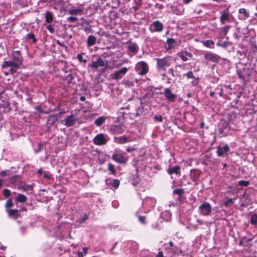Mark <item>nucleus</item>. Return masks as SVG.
Instances as JSON below:
<instances>
[{
    "mask_svg": "<svg viewBox=\"0 0 257 257\" xmlns=\"http://www.w3.org/2000/svg\"><path fill=\"white\" fill-rule=\"evenodd\" d=\"M12 61H5L2 65L3 68L8 67V66L13 65L20 67L23 62V56L19 51H14L12 54Z\"/></svg>",
    "mask_w": 257,
    "mask_h": 257,
    "instance_id": "obj_1",
    "label": "nucleus"
},
{
    "mask_svg": "<svg viewBox=\"0 0 257 257\" xmlns=\"http://www.w3.org/2000/svg\"><path fill=\"white\" fill-rule=\"evenodd\" d=\"M156 69L158 72H164L167 68L169 67L172 63V58L170 56H166L161 58H156Z\"/></svg>",
    "mask_w": 257,
    "mask_h": 257,
    "instance_id": "obj_2",
    "label": "nucleus"
},
{
    "mask_svg": "<svg viewBox=\"0 0 257 257\" xmlns=\"http://www.w3.org/2000/svg\"><path fill=\"white\" fill-rule=\"evenodd\" d=\"M88 66L93 69L94 71L98 70L99 68H102L101 71L102 73H104L107 68V63H105L101 57H98L95 61L89 64Z\"/></svg>",
    "mask_w": 257,
    "mask_h": 257,
    "instance_id": "obj_3",
    "label": "nucleus"
},
{
    "mask_svg": "<svg viewBox=\"0 0 257 257\" xmlns=\"http://www.w3.org/2000/svg\"><path fill=\"white\" fill-rule=\"evenodd\" d=\"M136 72L140 75H144L146 74L149 71V66L148 64L144 61L138 62L135 66Z\"/></svg>",
    "mask_w": 257,
    "mask_h": 257,
    "instance_id": "obj_4",
    "label": "nucleus"
},
{
    "mask_svg": "<svg viewBox=\"0 0 257 257\" xmlns=\"http://www.w3.org/2000/svg\"><path fill=\"white\" fill-rule=\"evenodd\" d=\"M109 140L107 135L104 134H99L97 135L93 139L94 144L97 146H102L105 145Z\"/></svg>",
    "mask_w": 257,
    "mask_h": 257,
    "instance_id": "obj_5",
    "label": "nucleus"
},
{
    "mask_svg": "<svg viewBox=\"0 0 257 257\" xmlns=\"http://www.w3.org/2000/svg\"><path fill=\"white\" fill-rule=\"evenodd\" d=\"M199 212L203 216L210 215L211 212V206L207 202H205L199 207Z\"/></svg>",
    "mask_w": 257,
    "mask_h": 257,
    "instance_id": "obj_6",
    "label": "nucleus"
},
{
    "mask_svg": "<svg viewBox=\"0 0 257 257\" xmlns=\"http://www.w3.org/2000/svg\"><path fill=\"white\" fill-rule=\"evenodd\" d=\"M164 25L159 21L154 22L150 26L149 30L151 32H161L163 29Z\"/></svg>",
    "mask_w": 257,
    "mask_h": 257,
    "instance_id": "obj_7",
    "label": "nucleus"
},
{
    "mask_svg": "<svg viewBox=\"0 0 257 257\" xmlns=\"http://www.w3.org/2000/svg\"><path fill=\"white\" fill-rule=\"evenodd\" d=\"M78 120V119L73 115H70L61 121L62 123L67 127L73 125Z\"/></svg>",
    "mask_w": 257,
    "mask_h": 257,
    "instance_id": "obj_8",
    "label": "nucleus"
},
{
    "mask_svg": "<svg viewBox=\"0 0 257 257\" xmlns=\"http://www.w3.org/2000/svg\"><path fill=\"white\" fill-rule=\"evenodd\" d=\"M128 71V68L123 67L118 71H115L113 74L111 75L112 78L115 80H118L123 77Z\"/></svg>",
    "mask_w": 257,
    "mask_h": 257,
    "instance_id": "obj_9",
    "label": "nucleus"
},
{
    "mask_svg": "<svg viewBox=\"0 0 257 257\" xmlns=\"http://www.w3.org/2000/svg\"><path fill=\"white\" fill-rule=\"evenodd\" d=\"M111 159L119 164H124L127 161V158L121 153L113 154Z\"/></svg>",
    "mask_w": 257,
    "mask_h": 257,
    "instance_id": "obj_10",
    "label": "nucleus"
},
{
    "mask_svg": "<svg viewBox=\"0 0 257 257\" xmlns=\"http://www.w3.org/2000/svg\"><path fill=\"white\" fill-rule=\"evenodd\" d=\"M205 59L208 61L217 63L220 59L219 56L212 52H208L204 54Z\"/></svg>",
    "mask_w": 257,
    "mask_h": 257,
    "instance_id": "obj_11",
    "label": "nucleus"
},
{
    "mask_svg": "<svg viewBox=\"0 0 257 257\" xmlns=\"http://www.w3.org/2000/svg\"><path fill=\"white\" fill-rule=\"evenodd\" d=\"M164 94L166 98L170 101L173 102L176 99L177 96L172 93L169 88H166L165 89Z\"/></svg>",
    "mask_w": 257,
    "mask_h": 257,
    "instance_id": "obj_12",
    "label": "nucleus"
},
{
    "mask_svg": "<svg viewBox=\"0 0 257 257\" xmlns=\"http://www.w3.org/2000/svg\"><path fill=\"white\" fill-rule=\"evenodd\" d=\"M229 151V147L228 145H225L223 147L218 146L217 147V155L219 157H222L225 153H227Z\"/></svg>",
    "mask_w": 257,
    "mask_h": 257,
    "instance_id": "obj_13",
    "label": "nucleus"
},
{
    "mask_svg": "<svg viewBox=\"0 0 257 257\" xmlns=\"http://www.w3.org/2000/svg\"><path fill=\"white\" fill-rule=\"evenodd\" d=\"M124 131V128L122 126L119 125H116L110 129V132L113 135L121 134H122Z\"/></svg>",
    "mask_w": 257,
    "mask_h": 257,
    "instance_id": "obj_14",
    "label": "nucleus"
},
{
    "mask_svg": "<svg viewBox=\"0 0 257 257\" xmlns=\"http://www.w3.org/2000/svg\"><path fill=\"white\" fill-rule=\"evenodd\" d=\"M115 142L119 144H123L127 142H132V140L130 137L122 136L118 138H115Z\"/></svg>",
    "mask_w": 257,
    "mask_h": 257,
    "instance_id": "obj_15",
    "label": "nucleus"
},
{
    "mask_svg": "<svg viewBox=\"0 0 257 257\" xmlns=\"http://www.w3.org/2000/svg\"><path fill=\"white\" fill-rule=\"evenodd\" d=\"M9 216L14 219L18 218L20 216L19 211L17 209H11L7 211Z\"/></svg>",
    "mask_w": 257,
    "mask_h": 257,
    "instance_id": "obj_16",
    "label": "nucleus"
},
{
    "mask_svg": "<svg viewBox=\"0 0 257 257\" xmlns=\"http://www.w3.org/2000/svg\"><path fill=\"white\" fill-rule=\"evenodd\" d=\"M156 200L153 198H147L143 202V205H149L150 208H153L155 205Z\"/></svg>",
    "mask_w": 257,
    "mask_h": 257,
    "instance_id": "obj_17",
    "label": "nucleus"
},
{
    "mask_svg": "<svg viewBox=\"0 0 257 257\" xmlns=\"http://www.w3.org/2000/svg\"><path fill=\"white\" fill-rule=\"evenodd\" d=\"M167 172L170 175L173 174H175L176 175L180 174V167L178 165H176L173 167H170L167 169Z\"/></svg>",
    "mask_w": 257,
    "mask_h": 257,
    "instance_id": "obj_18",
    "label": "nucleus"
},
{
    "mask_svg": "<svg viewBox=\"0 0 257 257\" xmlns=\"http://www.w3.org/2000/svg\"><path fill=\"white\" fill-rule=\"evenodd\" d=\"M57 120L58 118L56 115H50L47 120L48 128H49L50 127H52Z\"/></svg>",
    "mask_w": 257,
    "mask_h": 257,
    "instance_id": "obj_19",
    "label": "nucleus"
},
{
    "mask_svg": "<svg viewBox=\"0 0 257 257\" xmlns=\"http://www.w3.org/2000/svg\"><path fill=\"white\" fill-rule=\"evenodd\" d=\"M184 9L182 5H177L173 9V12L176 15H182L184 13Z\"/></svg>",
    "mask_w": 257,
    "mask_h": 257,
    "instance_id": "obj_20",
    "label": "nucleus"
},
{
    "mask_svg": "<svg viewBox=\"0 0 257 257\" xmlns=\"http://www.w3.org/2000/svg\"><path fill=\"white\" fill-rule=\"evenodd\" d=\"M229 19V14L228 11L227 12L224 11L220 18V21L222 24H224L226 21Z\"/></svg>",
    "mask_w": 257,
    "mask_h": 257,
    "instance_id": "obj_21",
    "label": "nucleus"
},
{
    "mask_svg": "<svg viewBox=\"0 0 257 257\" xmlns=\"http://www.w3.org/2000/svg\"><path fill=\"white\" fill-rule=\"evenodd\" d=\"M96 41V38L93 35L89 36L87 40V45L88 47H91L94 45Z\"/></svg>",
    "mask_w": 257,
    "mask_h": 257,
    "instance_id": "obj_22",
    "label": "nucleus"
},
{
    "mask_svg": "<svg viewBox=\"0 0 257 257\" xmlns=\"http://www.w3.org/2000/svg\"><path fill=\"white\" fill-rule=\"evenodd\" d=\"M106 117L104 116H101L97 118L94 121V124L97 126H100L104 123Z\"/></svg>",
    "mask_w": 257,
    "mask_h": 257,
    "instance_id": "obj_23",
    "label": "nucleus"
},
{
    "mask_svg": "<svg viewBox=\"0 0 257 257\" xmlns=\"http://www.w3.org/2000/svg\"><path fill=\"white\" fill-rule=\"evenodd\" d=\"M45 21L47 23H51L53 21V15L50 11H47L45 13Z\"/></svg>",
    "mask_w": 257,
    "mask_h": 257,
    "instance_id": "obj_24",
    "label": "nucleus"
},
{
    "mask_svg": "<svg viewBox=\"0 0 257 257\" xmlns=\"http://www.w3.org/2000/svg\"><path fill=\"white\" fill-rule=\"evenodd\" d=\"M186 76L188 79L190 78H194V81H192V83L193 85H196L198 84V81L197 79L194 77L193 73L192 71L188 72L186 74Z\"/></svg>",
    "mask_w": 257,
    "mask_h": 257,
    "instance_id": "obj_25",
    "label": "nucleus"
},
{
    "mask_svg": "<svg viewBox=\"0 0 257 257\" xmlns=\"http://www.w3.org/2000/svg\"><path fill=\"white\" fill-rule=\"evenodd\" d=\"M128 49L133 53H137L139 50V47L136 44L133 43L128 46Z\"/></svg>",
    "mask_w": 257,
    "mask_h": 257,
    "instance_id": "obj_26",
    "label": "nucleus"
},
{
    "mask_svg": "<svg viewBox=\"0 0 257 257\" xmlns=\"http://www.w3.org/2000/svg\"><path fill=\"white\" fill-rule=\"evenodd\" d=\"M83 10L80 8L74 9L70 10L68 13L71 15H76L78 14H80L82 12Z\"/></svg>",
    "mask_w": 257,
    "mask_h": 257,
    "instance_id": "obj_27",
    "label": "nucleus"
},
{
    "mask_svg": "<svg viewBox=\"0 0 257 257\" xmlns=\"http://www.w3.org/2000/svg\"><path fill=\"white\" fill-rule=\"evenodd\" d=\"M16 200L18 202L24 203L27 200V197L23 194H19L16 198Z\"/></svg>",
    "mask_w": 257,
    "mask_h": 257,
    "instance_id": "obj_28",
    "label": "nucleus"
},
{
    "mask_svg": "<svg viewBox=\"0 0 257 257\" xmlns=\"http://www.w3.org/2000/svg\"><path fill=\"white\" fill-rule=\"evenodd\" d=\"M14 206V203L12 200V199H8L6 203L5 204V207H6V211H8V210H11V208L12 207Z\"/></svg>",
    "mask_w": 257,
    "mask_h": 257,
    "instance_id": "obj_29",
    "label": "nucleus"
},
{
    "mask_svg": "<svg viewBox=\"0 0 257 257\" xmlns=\"http://www.w3.org/2000/svg\"><path fill=\"white\" fill-rule=\"evenodd\" d=\"M238 12L240 14L243 15V17L242 18L244 19L248 18L249 17V14L247 12L246 10L244 8L240 9Z\"/></svg>",
    "mask_w": 257,
    "mask_h": 257,
    "instance_id": "obj_30",
    "label": "nucleus"
},
{
    "mask_svg": "<svg viewBox=\"0 0 257 257\" xmlns=\"http://www.w3.org/2000/svg\"><path fill=\"white\" fill-rule=\"evenodd\" d=\"M253 238L254 235L250 233H248V235L244 236L242 237V239L246 242L252 241L253 239Z\"/></svg>",
    "mask_w": 257,
    "mask_h": 257,
    "instance_id": "obj_31",
    "label": "nucleus"
},
{
    "mask_svg": "<svg viewBox=\"0 0 257 257\" xmlns=\"http://www.w3.org/2000/svg\"><path fill=\"white\" fill-rule=\"evenodd\" d=\"M250 223L252 225L257 224V214H253L250 217Z\"/></svg>",
    "mask_w": 257,
    "mask_h": 257,
    "instance_id": "obj_32",
    "label": "nucleus"
},
{
    "mask_svg": "<svg viewBox=\"0 0 257 257\" xmlns=\"http://www.w3.org/2000/svg\"><path fill=\"white\" fill-rule=\"evenodd\" d=\"M108 170L110 171V174L114 175L116 173V171L114 168V165L111 163L108 164Z\"/></svg>",
    "mask_w": 257,
    "mask_h": 257,
    "instance_id": "obj_33",
    "label": "nucleus"
},
{
    "mask_svg": "<svg viewBox=\"0 0 257 257\" xmlns=\"http://www.w3.org/2000/svg\"><path fill=\"white\" fill-rule=\"evenodd\" d=\"M175 43V40L173 38H169L167 40V44L168 46V49H172L173 47V45Z\"/></svg>",
    "mask_w": 257,
    "mask_h": 257,
    "instance_id": "obj_34",
    "label": "nucleus"
},
{
    "mask_svg": "<svg viewBox=\"0 0 257 257\" xmlns=\"http://www.w3.org/2000/svg\"><path fill=\"white\" fill-rule=\"evenodd\" d=\"M33 186L32 185H24L22 186V188L25 191H32Z\"/></svg>",
    "mask_w": 257,
    "mask_h": 257,
    "instance_id": "obj_35",
    "label": "nucleus"
},
{
    "mask_svg": "<svg viewBox=\"0 0 257 257\" xmlns=\"http://www.w3.org/2000/svg\"><path fill=\"white\" fill-rule=\"evenodd\" d=\"M203 44L207 47L211 48L214 45V42L211 40H207L203 43Z\"/></svg>",
    "mask_w": 257,
    "mask_h": 257,
    "instance_id": "obj_36",
    "label": "nucleus"
},
{
    "mask_svg": "<svg viewBox=\"0 0 257 257\" xmlns=\"http://www.w3.org/2000/svg\"><path fill=\"white\" fill-rule=\"evenodd\" d=\"M120 184V181L118 179H113L112 180V183L111 184L112 187H114L115 189H117Z\"/></svg>",
    "mask_w": 257,
    "mask_h": 257,
    "instance_id": "obj_37",
    "label": "nucleus"
},
{
    "mask_svg": "<svg viewBox=\"0 0 257 257\" xmlns=\"http://www.w3.org/2000/svg\"><path fill=\"white\" fill-rule=\"evenodd\" d=\"M8 67H11V69H10V72L12 74H14L17 72L18 68H19L20 67H16V66H13V65L8 66Z\"/></svg>",
    "mask_w": 257,
    "mask_h": 257,
    "instance_id": "obj_38",
    "label": "nucleus"
},
{
    "mask_svg": "<svg viewBox=\"0 0 257 257\" xmlns=\"http://www.w3.org/2000/svg\"><path fill=\"white\" fill-rule=\"evenodd\" d=\"M27 38L29 40H32L33 43H36V39L33 33H29L27 35Z\"/></svg>",
    "mask_w": 257,
    "mask_h": 257,
    "instance_id": "obj_39",
    "label": "nucleus"
},
{
    "mask_svg": "<svg viewBox=\"0 0 257 257\" xmlns=\"http://www.w3.org/2000/svg\"><path fill=\"white\" fill-rule=\"evenodd\" d=\"M83 54L82 53V54H78L77 56V58L78 59V60H79V62H83V63H86V62H87V60L86 59H83V57H82V55Z\"/></svg>",
    "mask_w": 257,
    "mask_h": 257,
    "instance_id": "obj_40",
    "label": "nucleus"
},
{
    "mask_svg": "<svg viewBox=\"0 0 257 257\" xmlns=\"http://www.w3.org/2000/svg\"><path fill=\"white\" fill-rule=\"evenodd\" d=\"M249 184V181L240 180L238 182V185L241 186H247Z\"/></svg>",
    "mask_w": 257,
    "mask_h": 257,
    "instance_id": "obj_41",
    "label": "nucleus"
},
{
    "mask_svg": "<svg viewBox=\"0 0 257 257\" xmlns=\"http://www.w3.org/2000/svg\"><path fill=\"white\" fill-rule=\"evenodd\" d=\"M122 83L125 85L126 87H130L133 85V82L128 80L124 79L122 81Z\"/></svg>",
    "mask_w": 257,
    "mask_h": 257,
    "instance_id": "obj_42",
    "label": "nucleus"
},
{
    "mask_svg": "<svg viewBox=\"0 0 257 257\" xmlns=\"http://www.w3.org/2000/svg\"><path fill=\"white\" fill-rule=\"evenodd\" d=\"M184 192V191L182 189H176L173 191L174 194H178V195H182Z\"/></svg>",
    "mask_w": 257,
    "mask_h": 257,
    "instance_id": "obj_43",
    "label": "nucleus"
},
{
    "mask_svg": "<svg viewBox=\"0 0 257 257\" xmlns=\"http://www.w3.org/2000/svg\"><path fill=\"white\" fill-rule=\"evenodd\" d=\"M139 222L143 224H146V216H140L138 218Z\"/></svg>",
    "mask_w": 257,
    "mask_h": 257,
    "instance_id": "obj_44",
    "label": "nucleus"
},
{
    "mask_svg": "<svg viewBox=\"0 0 257 257\" xmlns=\"http://www.w3.org/2000/svg\"><path fill=\"white\" fill-rule=\"evenodd\" d=\"M178 55L179 56L181 60L183 61H186L188 60L187 57L184 54L183 52L180 54H178Z\"/></svg>",
    "mask_w": 257,
    "mask_h": 257,
    "instance_id": "obj_45",
    "label": "nucleus"
},
{
    "mask_svg": "<svg viewBox=\"0 0 257 257\" xmlns=\"http://www.w3.org/2000/svg\"><path fill=\"white\" fill-rule=\"evenodd\" d=\"M10 194H11V192L9 189H5L4 190L3 194L5 197H8L10 195Z\"/></svg>",
    "mask_w": 257,
    "mask_h": 257,
    "instance_id": "obj_46",
    "label": "nucleus"
},
{
    "mask_svg": "<svg viewBox=\"0 0 257 257\" xmlns=\"http://www.w3.org/2000/svg\"><path fill=\"white\" fill-rule=\"evenodd\" d=\"M77 20V18L70 16L67 18V21L70 23L75 22Z\"/></svg>",
    "mask_w": 257,
    "mask_h": 257,
    "instance_id": "obj_47",
    "label": "nucleus"
},
{
    "mask_svg": "<svg viewBox=\"0 0 257 257\" xmlns=\"http://www.w3.org/2000/svg\"><path fill=\"white\" fill-rule=\"evenodd\" d=\"M154 118L156 121H158L160 122L163 121V117L161 115H155Z\"/></svg>",
    "mask_w": 257,
    "mask_h": 257,
    "instance_id": "obj_48",
    "label": "nucleus"
},
{
    "mask_svg": "<svg viewBox=\"0 0 257 257\" xmlns=\"http://www.w3.org/2000/svg\"><path fill=\"white\" fill-rule=\"evenodd\" d=\"M1 175L3 177H5L10 175V171L9 170L3 171L1 172Z\"/></svg>",
    "mask_w": 257,
    "mask_h": 257,
    "instance_id": "obj_49",
    "label": "nucleus"
},
{
    "mask_svg": "<svg viewBox=\"0 0 257 257\" xmlns=\"http://www.w3.org/2000/svg\"><path fill=\"white\" fill-rule=\"evenodd\" d=\"M168 73L171 74L173 77H175V71L173 68H169L168 70Z\"/></svg>",
    "mask_w": 257,
    "mask_h": 257,
    "instance_id": "obj_50",
    "label": "nucleus"
},
{
    "mask_svg": "<svg viewBox=\"0 0 257 257\" xmlns=\"http://www.w3.org/2000/svg\"><path fill=\"white\" fill-rule=\"evenodd\" d=\"M229 28L230 26H226L222 28V31L225 35H226L228 33Z\"/></svg>",
    "mask_w": 257,
    "mask_h": 257,
    "instance_id": "obj_51",
    "label": "nucleus"
},
{
    "mask_svg": "<svg viewBox=\"0 0 257 257\" xmlns=\"http://www.w3.org/2000/svg\"><path fill=\"white\" fill-rule=\"evenodd\" d=\"M47 29L51 33H53L54 32V29L52 25H48L47 26Z\"/></svg>",
    "mask_w": 257,
    "mask_h": 257,
    "instance_id": "obj_52",
    "label": "nucleus"
},
{
    "mask_svg": "<svg viewBox=\"0 0 257 257\" xmlns=\"http://www.w3.org/2000/svg\"><path fill=\"white\" fill-rule=\"evenodd\" d=\"M233 203V200H232V199L231 198H229L226 201H225L224 202V205H225L226 206H227L228 205V204L229 203Z\"/></svg>",
    "mask_w": 257,
    "mask_h": 257,
    "instance_id": "obj_53",
    "label": "nucleus"
},
{
    "mask_svg": "<svg viewBox=\"0 0 257 257\" xmlns=\"http://www.w3.org/2000/svg\"><path fill=\"white\" fill-rule=\"evenodd\" d=\"M237 74L238 75V76H239V77L241 79H244V76L242 74V72L241 70H238L237 71Z\"/></svg>",
    "mask_w": 257,
    "mask_h": 257,
    "instance_id": "obj_54",
    "label": "nucleus"
},
{
    "mask_svg": "<svg viewBox=\"0 0 257 257\" xmlns=\"http://www.w3.org/2000/svg\"><path fill=\"white\" fill-rule=\"evenodd\" d=\"M184 52V54L186 56V57H189L190 58H191L192 57V54L191 53L189 52H188V51H185V52Z\"/></svg>",
    "mask_w": 257,
    "mask_h": 257,
    "instance_id": "obj_55",
    "label": "nucleus"
},
{
    "mask_svg": "<svg viewBox=\"0 0 257 257\" xmlns=\"http://www.w3.org/2000/svg\"><path fill=\"white\" fill-rule=\"evenodd\" d=\"M41 148H42V144H39L38 149H37V150H36V152L38 153L39 151H40L41 150Z\"/></svg>",
    "mask_w": 257,
    "mask_h": 257,
    "instance_id": "obj_56",
    "label": "nucleus"
},
{
    "mask_svg": "<svg viewBox=\"0 0 257 257\" xmlns=\"http://www.w3.org/2000/svg\"><path fill=\"white\" fill-rule=\"evenodd\" d=\"M218 89H219V88H216V89H215V92H213V91H211V92H210V95L211 96H213L214 95V93H217V90H218Z\"/></svg>",
    "mask_w": 257,
    "mask_h": 257,
    "instance_id": "obj_57",
    "label": "nucleus"
},
{
    "mask_svg": "<svg viewBox=\"0 0 257 257\" xmlns=\"http://www.w3.org/2000/svg\"><path fill=\"white\" fill-rule=\"evenodd\" d=\"M126 151L127 152L130 153V152H131L133 151H134L135 150V148H131V147H128L127 148H126Z\"/></svg>",
    "mask_w": 257,
    "mask_h": 257,
    "instance_id": "obj_58",
    "label": "nucleus"
},
{
    "mask_svg": "<svg viewBox=\"0 0 257 257\" xmlns=\"http://www.w3.org/2000/svg\"><path fill=\"white\" fill-rule=\"evenodd\" d=\"M57 44H58L59 45L61 46H63V47H67L64 43H61L59 41H57Z\"/></svg>",
    "mask_w": 257,
    "mask_h": 257,
    "instance_id": "obj_59",
    "label": "nucleus"
},
{
    "mask_svg": "<svg viewBox=\"0 0 257 257\" xmlns=\"http://www.w3.org/2000/svg\"><path fill=\"white\" fill-rule=\"evenodd\" d=\"M163 256H164L163 253L162 251H159L157 255V257H163Z\"/></svg>",
    "mask_w": 257,
    "mask_h": 257,
    "instance_id": "obj_60",
    "label": "nucleus"
},
{
    "mask_svg": "<svg viewBox=\"0 0 257 257\" xmlns=\"http://www.w3.org/2000/svg\"><path fill=\"white\" fill-rule=\"evenodd\" d=\"M20 229L22 233H24L26 230V228L24 226H22L20 227Z\"/></svg>",
    "mask_w": 257,
    "mask_h": 257,
    "instance_id": "obj_61",
    "label": "nucleus"
},
{
    "mask_svg": "<svg viewBox=\"0 0 257 257\" xmlns=\"http://www.w3.org/2000/svg\"><path fill=\"white\" fill-rule=\"evenodd\" d=\"M112 3H114L116 6H118L119 5V0H112Z\"/></svg>",
    "mask_w": 257,
    "mask_h": 257,
    "instance_id": "obj_62",
    "label": "nucleus"
},
{
    "mask_svg": "<svg viewBox=\"0 0 257 257\" xmlns=\"http://www.w3.org/2000/svg\"><path fill=\"white\" fill-rule=\"evenodd\" d=\"M218 94L220 96H222L223 95V90L222 88H220V91L218 92Z\"/></svg>",
    "mask_w": 257,
    "mask_h": 257,
    "instance_id": "obj_63",
    "label": "nucleus"
},
{
    "mask_svg": "<svg viewBox=\"0 0 257 257\" xmlns=\"http://www.w3.org/2000/svg\"><path fill=\"white\" fill-rule=\"evenodd\" d=\"M192 0H183V2L185 4H188L190 3Z\"/></svg>",
    "mask_w": 257,
    "mask_h": 257,
    "instance_id": "obj_64",
    "label": "nucleus"
}]
</instances>
